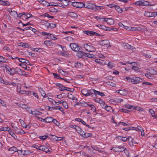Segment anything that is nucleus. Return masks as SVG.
Wrapping results in <instances>:
<instances>
[{
  "mask_svg": "<svg viewBox=\"0 0 157 157\" xmlns=\"http://www.w3.org/2000/svg\"><path fill=\"white\" fill-rule=\"evenodd\" d=\"M85 4L83 2H78V8H81L85 7Z\"/></svg>",
  "mask_w": 157,
  "mask_h": 157,
  "instance_id": "obj_39",
  "label": "nucleus"
},
{
  "mask_svg": "<svg viewBox=\"0 0 157 157\" xmlns=\"http://www.w3.org/2000/svg\"><path fill=\"white\" fill-rule=\"evenodd\" d=\"M15 58L17 59H18L19 61L20 62H21L22 63H26V61H27L26 60H25V59H23V58H17V57H15Z\"/></svg>",
  "mask_w": 157,
  "mask_h": 157,
  "instance_id": "obj_54",
  "label": "nucleus"
},
{
  "mask_svg": "<svg viewBox=\"0 0 157 157\" xmlns=\"http://www.w3.org/2000/svg\"><path fill=\"white\" fill-rule=\"evenodd\" d=\"M106 22L110 25H113L114 23V21L112 18H108L107 19Z\"/></svg>",
  "mask_w": 157,
  "mask_h": 157,
  "instance_id": "obj_23",
  "label": "nucleus"
},
{
  "mask_svg": "<svg viewBox=\"0 0 157 157\" xmlns=\"http://www.w3.org/2000/svg\"><path fill=\"white\" fill-rule=\"evenodd\" d=\"M62 104L63 105V107L65 109H67L68 108V105L66 101H63V102Z\"/></svg>",
  "mask_w": 157,
  "mask_h": 157,
  "instance_id": "obj_56",
  "label": "nucleus"
},
{
  "mask_svg": "<svg viewBox=\"0 0 157 157\" xmlns=\"http://www.w3.org/2000/svg\"><path fill=\"white\" fill-rule=\"evenodd\" d=\"M146 77L149 79H152L153 78V75L150 73H147L145 75Z\"/></svg>",
  "mask_w": 157,
  "mask_h": 157,
  "instance_id": "obj_46",
  "label": "nucleus"
},
{
  "mask_svg": "<svg viewBox=\"0 0 157 157\" xmlns=\"http://www.w3.org/2000/svg\"><path fill=\"white\" fill-rule=\"evenodd\" d=\"M54 109H55V110H59L61 112H63V109L62 107L60 106H57L55 107H54Z\"/></svg>",
  "mask_w": 157,
  "mask_h": 157,
  "instance_id": "obj_52",
  "label": "nucleus"
},
{
  "mask_svg": "<svg viewBox=\"0 0 157 157\" xmlns=\"http://www.w3.org/2000/svg\"><path fill=\"white\" fill-rule=\"evenodd\" d=\"M92 136V134L90 133L84 132L82 136V137L85 138H87Z\"/></svg>",
  "mask_w": 157,
  "mask_h": 157,
  "instance_id": "obj_30",
  "label": "nucleus"
},
{
  "mask_svg": "<svg viewBox=\"0 0 157 157\" xmlns=\"http://www.w3.org/2000/svg\"><path fill=\"white\" fill-rule=\"evenodd\" d=\"M87 105L90 106V107L91 109L94 112H95L96 109L95 107L92 104H87Z\"/></svg>",
  "mask_w": 157,
  "mask_h": 157,
  "instance_id": "obj_44",
  "label": "nucleus"
},
{
  "mask_svg": "<svg viewBox=\"0 0 157 157\" xmlns=\"http://www.w3.org/2000/svg\"><path fill=\"white\" fill-rule=\"evenodd\" d=\"M62 4H63L64 6H66L69 4V2L66 0H61Z\"/></svg>",
  "mask_w": 157,
  "mask_h": 157,
  "instance_id": "obj_59",
  "label": "nucleus"
},
{
  "mask_svg": "<svg viewBox=\"0 0 157 157\" xmlns=\"http://www.w3.org/2000/svg\"><path fill=\"white\" fill-rule=\"evenodd\" d=\"M10 15H11L13 17L16 19L18 17V15L16 11H12L11 10L10 11Z\"/></svg>",
  "mask_w": 157,
  "mask_h": 157,
  "instance_id": "obj_18",
  "label": "nucleus"
},
{
  "mask_svg": "<svg viewBox=\"0 0 157 157\" xmlns=\"http://www.w3.org/2000/svg\"><path fill=\"white\" fill-rule=\"evenodd\" d=\"M11 84L14 86L16 88L17 87V92L18 93H20L21 90H20L21 89V86L20 84H18L17 85L14 82H12L11 83Z\"/></svg>",
  "mask_w": 157,
  "mask_h": 157,
  "instance_id": "obj_19",
  "label": "nucleus"
},
{
  "mask_svg": "<svg viewBox=\"0 0 157 157\" xmlns=\"http://www.w3.org/2000/svg\"><path fill=\"white\" fill-rule=\"evenodd\" d=\"M115 123L117 124V125H120L121 124L123 126H130V124H127L124 122H119V123L118 122H115Z\"/></svg>",
  "mask_w": 157,
  "mask_h": 157,
  "instance_id": "obj_29",
  "label": "nucleus"
},
{
  "mask_svg": "<svg viewBox=\"0 0 157 157\" xmlns=\"http://www.w3.org/2000/svg\"><path fill=\"white\" fill-rule=\"evenodd\" d=\"M9 129L10 128H8V127H2L1 128H0V131H8V132L9 133V134H10V133L9 132Z\"/></svg>",
  "mask_w": 157,
  "mask_h": 157,
  "instance_id": "obj_47",
  "label": "nucleus"
},
{
  "mask_svg": "<svg viewBox=\"0 0 157 157\" xmlns=\"http://www.w3.org/2000/svg\"><path fill=\"white\" fill-rule=\"evenodd\" d=\"M118 93L121 95L125 96L128 94V91L126 90H118Z\"/></svg>",
  "mask_w": 157,
  "mask_h": 157,
  "instance_id": "obj_13",
  "label": "nucleus"
},
{
  "mask_svg": "<svg viewBox=\"0 0 157 157\" xmlns=\"http://www.w3.org/2000/svg\"><path fill=\"white\" fill-rule=\"evenodd\" d=\"M17 122H14V123H12L10 124V126L12 127V129L16 133L19 134L20 131L21 129L18 128L16 127V125L17 124Z\"/></svg>",
  "mask_w": 157,
  "mask_h": 157,
  "instance_id": "obj_7",
  "label": "nucleus"
},
{
  "mask_svg": "<svg viewBox=\"0 0 157 157\" xmlns=\"http://www.w3.org/2000/svg\"><path fill=\"white\" fill-rule=\"evenodd\" d=\"M45 122L47 123H50L53 120V118L52 117H47L45 118Z\"/></svg>",
  "mask_w": 157,
  "mask_h": 157,
  "instance_id": "obj_25",
  "label": "nucleus"
},
{
  "mask_svg": "<svg viewBox=\"0 0 157 157\" xmlns=\"http://www.w3.org/2000/svg\"><path fill=\"white\" fill-rule=\"evenodd\" d=\"M56 85L59 88V90L60 91H63L64 90H67L69 91H71V90L70 88L66 87L64 86L62 84L60 83H56Z\"/></svg>",
  "mask_w": 157,
  "mask_h": 157,
  "instance_id": "obj_3",
  "label": "nucleus"
},
{
  "mask_svg": "<svg viewBox=\"0 0 157 157\" xmlns=\"http://www.w3.org/2000/svg\"><path fill=\"white\" fill-rule=\"evenodd\" d=\"M67 97L70 99H71L73 100V101L75 103H76L77 102V98L75 97V96L71 94H68Z\"/></svg>",
  "mask_w": 157,
  "mask_h": 157,
  "instance_id": "obj_12",
  "label": "nucleus"
},
{
  "mask_svg": "<svg viewBox=\"0 0 157 157\" xmlns=\"http://www.w3.org/2000/svg\"><path fill=\"white\" fill-rule=\"evenodd\" d=\"M142 79L137 77L135 76L132 77H127L124 80L127 82L132 84H138L140 82V80Z\"/></svg>",
  "mask_w": 157,
  "mask_h": 157,
  "instance_id": "obj_1",
  "label": "nucleus"
},
{
  "mask_svg": "<svg viewBox=\"0 0 157 157\" xmlns=\"http://www.w3.org/2000/svg\"><path fill=\"white\" fill-rule=\"evenodd\" d=\"M75 66L77 68H81L82 65L80 63H77L75 64Z\"/></svg>",
  "mask_w": 157,
  "mask_h": 157,
  "instance_id": "obj_42",
  "label": "nucleus"
},
{
  "mask_svg": "<svg viewBox=\"0 0 157 157\" xmlns=\"http://www.w3.org/2000/svg\"><path fill=\"white\" fill-rule=\"evenodd\" d=\"M49 10L50 12H56L58 11V10L56 9L53 7H51L49 9Z\"/></svg>",
  "mask_w": 157,
  "mask_h": 157,
  "instance_id": "obj_41",
  "label": "nucleus"
},
{
  "mask_svg": "<svg viewBox=\"0 0 157 157\" xmlns=\"http://www.w3.org/2000/svg\"><path fill=\"white\" fill-rule=\"evenodd\" d=\"M86 56L90 58H96L95 56L94 55L90 53H87L86 54Z\"/></svg>",
  "mask_w": 157,
  "mask_h": 157,
  "instance_id": "obj_45",
  "label": "nucleus"
},
{
  "mask_svg": "<svg viewBox=\"0 0 157 157\" xmlns=\"http://www.w3.org/2000/svg\"><path fill=\"white\" fill-rule=\"evenodd\" d=\"M133 109L138 111H142L143 110L142 108L137 106H133Z\"/></svg>",
  "mask_w": 157,
  "mask_h": 157,
  "instance_id": "obj_49",
  "label": "nucleus"
},
{
  "mask_svg": "<svg viewBox=\"0 0 157 157\" xmlns=\"http://www.w3.org/2000/svg\"><path fill=\"white\" fill-rule=\"evenodd\" d=\"M94 100L96 102H98L100 103L101 107H102L103 105H104V104L105 103L102 100H100L99 99H95Z\"/></svg>",
  "mask_w": 157,
  "mask_h": 157,
  "instance_id": "obj_26",
  "label": "nucleus"
},
{
  "mask_svg": "<svg viewBox=\"0 0 157 157\" xmlns=\"http://www.w3.org/2000/svg\"><path fill=\"white\" fill-rule=\"evenodd\" d=\"M49 38L52 40H56L57 39V38L53 34L50 33L49 35Z\"/></svg>",
  "mask_w": 157,
  "mask_h": 157,
  "instance_id": "obj_51",
  "label": "nucleus"
},
{
  "mask_svg": "<svg viewBox=\"0 0 157 157\" xmlns=\"http://www.w3.org/2000/svg\"><path fill=\"white\" fill-rule=\"evenodd\" d=\"M95 61L98 63L104 65L105 64V62L104 60L100 59H96L95 60Z\"/></svg>",
  "mask_w": 157,
  "mask_h": 157,
  "instance_id": "obj_15",
  "label": "nucleus"
},
{
  "mask_svg": "<svg viewBox=\"0 0 157 157\" xmlns=\"http://www.w3.org/2000/svg\"><path fill=\"white\" fill-rule=\"evenodd\" d=\"M100 6H96L94 4L91 3H88L85 4V7L92 10H95L97 9V7H100Z\"/></svg>",
  "mask_w": 157,
  "mask_h": 157,
  "instance_id": "obj_6",
  "label": "nucleus"
},
{
  "mask_svg": "<svg viewBox=\"0 0 157 157\" xmlns=\"http://www.w3.org/2000/svg\"><path fill=\"white\" fill-rule=\"evenodd\" d=\"M82 47L87 52H94L96 51L95 48L90 44H84L82 45Z\"/></svg>",
  "mask_w": 157,
  "mask_h": 157,
  "instance_id": "obj_2",
  "label": "nucleus"
},
{
  "mask_svg": "<svg viewBox=\"0 0 157 157\" xmlns=\"http://www.w3.org/2000/svg\"><path fill=\"white\" fill-rule=\"evenodd\" d=\"M17 151V149L15 147H10V154H13L14 152Z\"/></svg>",
  "mask_w": 157,
  "mask_h": 157,
  "instance_id": "obj_43",
  "label": "nucleus"
},
{
  "mask_svg": "<svg viewBox=\"0 0 157 157\" xmlns=\"http://www.w3.org/2000/svg\"><path fill=\"white\" fill-rule=\"evenodd\" d=\"M115 103H117L121 102L122 101H123V100L117 97L115 98Z\"/></svg>",
  "mask_w": 157,
  "mask_h": 157,
  "instance_id": "obj_48",
  "label": "nucleus"
},
{
  "mask_svg": "<svg viewBox=\"0 0 157 157\" xmlns=\"http://www.w3.org/2000/svg\"><path fill=\"white\" fill-rule=\"evenodd\" d=\"M83 32L85 34L89 36L97 35L98 34L96 32L92 31L86 30L84 31Z\"/></svg>",
  "mask_w": 157,
  "mask_h": 157,
  "instance_id": "obj_11",
  "label": "nucleus"
},
{
  "mask_svg": "<svg viewBox=\"0 0 157 157\" xmlns=\"http://www.w3.org/2000/svg\"><path fill=\"white\" fill-rule=\"evenodd\" d=\"M94 94L95 95H96V94H98L99 95H100L101 97H103L105 96V95L102 92H100L98 91H97L95 90H94Z\"/></svg>",
  "mask_w": 157,
  "mask_h": 157,
  "instance_id": "obj_28",
  "label": "nucleus"
},
{
  "mask_svg": "<svg viewBox=\"0 0 157 157\" xmlns=\"http://www.w3.org/2000/svg\"><path fill=\"white\" fill-rule=\"evenodd\" d=\"M102 107L103 108H104L107 111L111 112L113 110L112 107L109 106H105V104H104V105H103Z\"/></svg>",
  "mask_w": 157,
  "mask_h": 157,
  "instance_id": "obj_20",
  "label": "nucleus"
},
{
  "mask_svg": "<svg viewBox=\"0 0 157 157\" xmlns=\"http://www.w3.org/2000/svg\"><path fill=\"white\" fill-rule=\"evenodd\" d=\"M48 136L46 135H44L43 136H39V138L40 140H44L48 138Z\"/></svg>",
  "mask_w": 157,
  "mask_h": 157,
  "instance_id": "obj_62",
  "label": "nucleus"
},
{
  "mask_svg": "<svg viewBox=\"0 0 157 157\" xmlns=\"http://www.w3.org/2000/svg\"><path fill=\"white\" fill-rule=\"evenodd\" d=\"M117 138L124 142L126 141L127 139L126 137H123L119 136H118Z\"/></svg>",
  "mask_w": 157,
  "mask_h": 157,
  "instance_id": "obj_38",
  "label": "nucleus"
},
{
  "mask_svg": "<svg viewBox=\"0 0 157 157\" xmlns=\"http://www.w3.org/2000/svg\"><path fill=\"white\" fill-rule=\"evenodd\" d=\"M69 45L72 50L75 52H78L80 50V47L75 43H71Z\"/></svg>",
  "mask_w": 157,
  "mask_h": 157,
  "instance_id": "obj_4",
  "label": "nucleus"
},
{
  "mask_svg": "<svg viewBox=\"0 0 157 157\" xmlns=\"http://www.w3.org/2000/svg\"><path fill=\"white\" fill-rule=\"evenodd\" d=\"M149 111L153 117L155 118H156V116L155 115V111L154 110L151 109H150Z\"/></svg>",
  "mask_w": 157,
  "mask_h": 157,
  "instance_id": "obj_34",
  "label": "nucleus"
},
{
  "mask_svg": "<svg viewBox=\"0 0 157 157\" xmlns=\"http://www.w3.org/2000/svg\"><path fill=\"white\" fill-rule=\"evenodd\" d=\"M44 44L47 46L48 47L52 46V43L51 40H46L44 42Z\"/></svg>",
  "mask_w": 157,
  "mask_h": 157,
  "instance_id": "obj_24",
  "label": "nucleus"
},
{
  "mask_svg": "<svg viewBox=\"0 0 157 157\" xmlns=\"http://www.w3.org/2000/svg\"><path fill=\"white\" fill-rule=\"evenodd\" d=\"M97 27H99V28L105 30L106 31L108 30L106 27L104 25H97Z\"/></svg>",
  "mask_w": 157,
  "mask_h": 157,
  "instance_id": "obj_32",
  "label": "nucleus"
},
{
  "mask_svg": "<svg viewBox=\"0 0 157 157\" xmlns=\"http://www.w3.org/2000/svg\"><path fill=\"white\" fill-rule=\"evenodd\" d=\"M109 42L108 40H103L100 42L99 44L102 46L106 45V47L109 48L111 46L109 44Z\"/></svg>",
  "mask_w": 157,
  "mask_h": 157,
  "instance_id": "obj_9",
  "label": "nucleus"
},
{
  "mask_svg": "<svg viewBox=\"0 0 157 157\" xmlns=\"http://www.w3.org/2000/svg\"><path fill=\"white\" fill-rule=\"evenodd\" d=\"M40 150H42L46 153H47L49 151V149L44 145L41 146Z\"/></svg>",
  "mask_w": 157,
  "mask_h": 157,
  "instance_id": "obj_22",
  "label": "nucleus"
},
{
  "mask_svg": "<svg viewBox=\"0 0 157 157\" xmlns=\"http://www.w3.org/2000/svg\"><path fill=\"white\" fill-rule=\"evenodd\" d=\"M134 5L143 6V1H139L133 3Z\"/></svg>",
  "mask_w": 157,
  "mask_h": 157,
  "instance_id": "obj_31",
  "label": "nucleus"
},
{
  "mask_svg": "<svg viewBox=\"0 0 157 157\" xmlns=\"http://www.w3.org/2000/svg\"><path fill=\"white\" fill-rule=\"evenodd\" d=\"M19 46L25 48H27L29 47V45L28 44L22 42L20 43Z\"/></svg>",
  "mask_w": 157,
  "mask_h": 157,
  "instance_id": "obj_21",
  "label": "nucleus"
},
{
  "mask_svg": "<svg viewBox=\"0 0 157 157\" xmlns=\"http://www.w3.org/2000/svg\"><path fill=\"white\" fill-rule=\"evenodd\" d=\"M95 18L99 21L101 22H106L107 19V18L102 17H101L98 16L96 17Z\"/></svg>",
  "mask_w": 157,
  "mask_h": 157,
  "instance_id": "obj_14",
  "label": "nucleus"
},
{
  "mask_svg": "<svg viewBox=\"0 0 157 157\" xmlns=\"http://www.w3.org/2000/svg\"><path fill=\"white\" fill-rule=\"evenodd\" d=\"M6 61V59L4 57L0 56V62H5Z\"/></svg>",
  "mask_w": 157,
  "mask_h": 157,
  "instance_id": "obj_61",
  "label": "nucleus"
},
{
  "mask_svg": "<svg viewBox=\"0 0 157 157\" xmlns=\"http://www.w3.org/2000/svg\"><path fill=\"white\" fill-rule=\"evenodd\" d=\"M95 90L91 89L90 90H88L86 96H92L93 97H95L96 95L94 94Z\"/></svg>",
  "mask_w": 157,
  "mask_h": 157,
  "instance_id": "obj_10",
  "label": "nucleus"
},
{
  "mask_svg": "<svg viewBox=\"0 0 157 157\" xmlns=\"http://www.w3.org/2000/svg\"><path fill=\"white\" fill-rule=\"evenodd\" d=\"M115 7L117 11L118 12L120 13L122 12V10L119 6L116 5V6Z\"/></svg>",
  "mask_w": 157,
  "mask_h": 157,
  "instance_id": "obj_64",
  "label": "nucleus"
},
{
  "mask_svg": "<svg viewBox=\"0 0 157 157\" xmlns=\"http://www.w3.org/2000/svg\"><path fill=\"white\" fill-rule=\"evenodd\" d=\"M48 101L51 102L54 105H57V104H56V101H55L53 99L51 98H49L48 97Z\"/></svg>",
  "mask_w": 157,
  "mask_h": 157,
  "instance_id": "obj_40",
  "label": "nucleus"
},
{
  "mask_svg": "<svg viewBox=\"0 0 157 157\" xmlns=\"http://www.w3.org/2000/svg\"><path fill=\"white\" fill-rule=\"evenodd\" d=\"M111 150L117 152H121L124 150V147L121 146L113 147L111 149Z\"/></svg>",
  "mask_w": 157,
  "mask_h": 157,
  "instance_id": "obj_8",
  "label": "nucleus"
},
{
  "mask_svg": "<svg viewBox=\"0 0 157 157\" xmlns=\"http://www.w3.org/2000/svg\"><path fill=\"white\" fill-rule=\"evenodd\" d=\"M66 40L69 42H73L74 41V39L71 36H68L66 37Z\"/></svg>",
  "mask_w": 157,
  "mask_h": 157,
  "instance_id": "obj_57",
  "label": "nucleus"
},
{
  "mask_svg": "<svg viewBox=\"0 0 157 157\" xmlns=\"http://www.w3.org/2000/svg\"><path fill=\"white\" fill-rule=\"evenodd\" d=\"M129 63L131 65L132 67H134V66H139V63L137 62H133Z\"/></svg>",
  "mask_w": 157,
  "mask_h": 157,
  "instance_id": "obj_55",
  "label": "nucleus"
},
{
  "mask_svg": "<svg viewBox=\"0 0 157 157\" xmlns=\"http://www.w3.org/2000/svg\"><path fill=\"white\" fill-rule=\"evenodd\" d=\"M92 148L95 151H97L100 152H101V149L97 147L96 146L92 145L91 146Z\"/></svg>",
  "mask_w": 157,
  "mask_h": 157,
  "instance_id": "obj_35",
  "label": "nucleus"
},
{
  "mask_svg": "<svg viewBox=\"0 0 157 157\" xmlns=\"http://www.w3.org/2000/svg\"><path fill=\"white\" fill-rule=\"evenodd\" d=\"M76 131L78 133H79L80 135L82 137L84 133V132L83 131L81 128L79 127V129H76Z\"/></svg>",
  "mask_w": 157,
  "mask_h": 157,
  "instance_id": "obj_27",
  "label": "nucleus"
},
{
  "mask_svg": "<svg viewBox=\"0 0 157 157\" xmlns=\"http://www.w3.org/2000/svg\"><path fill=\"white\" fill-rule=\"evenodd\" d=\"M10 135L15 140H17V136L14 133L10 132Z\"/></svg>",
  "mask_w": 157,
  "mask_h": 157,
  "instance_id": "obj_63",
  "label": "nucleus"
},
{
  "mask_svg": "<svg viewBox=\"0 0 157 157\" xmlns=\"http://www.w3.org/2000/svg\"><path fill=\"white\" fill-rule=\"evenodd\" d=\"M42 23L43 25H44L47 28H48V25H49V23L47 21L45 20H43L42 21Z\"/></svg>",
  "mask_w": 157,
  "mask_h": 157,
  "instance_id": "obj_60",
  "label": "nucleus"
},
{
  "mask_svg": "<svg viewBox=\"0 0 157 157\" xmlns=\"http://www.w3.org/2000/svg\"><path fill=\"white\" fill-rule=\"evenodd\" d=\"M88 90H87L86 89H83L81 90V93L82 94L85 96H86L87 93V92Z\"/></svg>",
  "mask_w": 157,
  "mask_h": 157,
  "instance_id": "obj_58",
  "label": "nucleus"
},
{
  "mask_svg": "<svg viewBox=\"0 0 157 157\" xmlns=\"http://www.w3.org/2000/svg\"><path fill=\"white\" fill-rule=\"evenodd\" d=\"M29 113L32 115H41L42 114L41 112L36 110L33 111L31 110L29 111Z\"/></svg>",
  "mask_w": 157,
  "mask_h": 157,
  "instance_id": "obj_17",
  "label": "nucleus"
},
{
  "mask_svg": "<svg viewBox=\"0 0 157 157\" xmlns=\"http://www.w3.org/2000/svg\"><path fill=\"white\" fill-rule=\"evenodd\" d=\"M78 52L77 54V56L79 58H81L82 57V56L83 55L84 52L81 51H78Z\"/></svg>",
  "mask_w": 157,
  "mask_h": 157,
  "instance_id": "obj_36",
  "label": "nucleus"
},
{
  "mask_svg": "<svg viewBox=\"0 0 157 157\" xmlns=\"http://www.w3.org/2000/svg\"><path fill=\"white\" fill-rule=\"evenodd\" d=\"M132 129L135 130L137 131H140L142 130V128L140 126H138L137 127H132Z\"/></svg>",
  "mask_w": 157,
  "mask_h": 157,
  "instance_id": "obj_53",
  "label": "nucleus"
},
{
  "mask_svg": "<svg viewBox=\"0 0 157 157\" xmlns=\"http://www.w3.org/2000/svg\"><path fill=\"white\" fill-rule=\"evenodd\" d=\"M37 1L39 2L40 4L46 6H49V3L47 2L46 1L44 0H37Z\"/></svg>",
  "mask_w": 157,
  "mask_h": 157,
  "instance_id": "obj_16",
  "label": "nucleus"
},
{
  "mask_svg": "<svg viewBox=\"0 0 157 157\" xmlns=\"http://www.w3.org/2000/svg\"><path fill=\"white\" fill-rule=\"evenodd\" d=\"M144 15L147 17H151V12L149 11H145Z\"/></svg>",
  "mask_w": 157,
  "mask_h": 157,
  "instance_id": "obj_50",
  "label": "nucleus"
},
{
  "mask_svg": "<svg viewBox=\"0 0 157 157\" xmlns=\"http://www.w3.org/2000/svg\"><path fill=\"white\" fill-rule=\"evenodd\" d=\"M20 72L24 73L23 71L19 68H10V75H13L16 73L19 74Z\"/></svg>",
  "mask_w": 157,
  "mask_h": 157,
  "instance_id": "obj_5",
  "label": "nucleus"
},
{
  "mask_svg": "<svg viewBox=\"0 0 157 157\" xmlns=\"http://www.w3.org/2000/svg\"><path fill=\"white\" fill-rule=\"evenodd\" d=\"M107 65V66L110 68H112L115 66L114 64L111 62H109Z\"/></svg>",
  "mask_w": 157,
  "mask_h": 157,
  "instance_id": "obj_33",
  "label": "nucleus"
},
{
  "mask_svg": "<svg viewBox=\"0 0 157 157\" xmlns=\"http://www.w3.org/2000/svg\"><path fill=\"white\" fill-rule=\"evenodd\" d=\"M139 66H134V67H132V69L136 71H140V68L139 67Z\"/></svg>",
  "mask_w": 157,
  "mask_h": 157,
  "instance_id": "obj_37",
  "label": "nucleus"
}]
</instances>
